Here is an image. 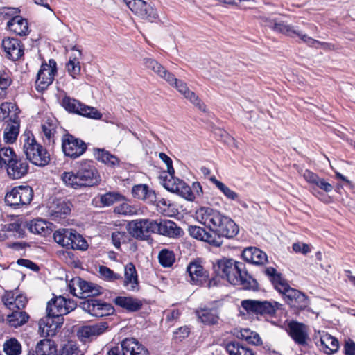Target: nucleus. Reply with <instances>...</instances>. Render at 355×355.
<instances>
[{"mask_svg":"<svg viewBox=\"0 0 355 355\" xmlns=\"http://www.w3.org/2000/svg\"><path fill=\"white\" fill-rule=\"evenodd\" d=\"M158 259L159 263L166 268L171 266L175 260L173 252L167 249H163L159 252Z\"/></svg>","mask_w":355,"mask_h":355,"instance_id":"48","label":"nucleus"},{"mask_svg":"<svg viewBox=\"0 0 355 355\" xmlns=\"http://www.w3.org/2000/svg\"><path fill=\"white\" fill-rule=\"evenodd\" d=\"M18 191H19V202H20V205H28L33 197V189L28 186H18Z\"/></svg>","mask_w":355,"mask_h":355,"instance_id":"44","label":"nucleus"},{"mask_svg":"<svg viewBox=\"0 0 355 355\" xmlns=\"http://www.w3.org/2000/svg\"><path fill=\"white\" fill-rule=\"evenodd\" d=\"M29 165L26 159L19 157H14V159L7 163L8 176L12 180H18L24 177L28 172Z\"/></svg>","mask_w":355,"mask_h":355,"instance_id":"16","label":"nucleus"},{"mask_svg":"<svg viewBox=\"0 0 355 355\" xmlns=\"http://www.w3.org/2000/svg\"><path fill=\"white\" fill-rule=\"evenodd\" d=\"M17 295L14 291H7L3 296V302L5 306L10 310L15 309V298L17 297Z\"/></svg>","mask_w":355,"mask_h":355,"instance_id":"59","label":"nucleus"},{"mask_svg":"<svg viewBox=\"0 0 355 355\" xmlns=\"http://www.w3.org/2000/svg\"><path fill=\"white\" fill-rule=\"evenodd\" d=\"M3 351L7 355H19L21 352V345L16 338H10L5 342Z\"/></svg>","mask_w":355,"mask_h":355,"instance_id":"45","label":"nucleus"},{"mask_svg":"<svg viewBox=\"0 0 355 355\" xmlns=\"http://www.w3.org/2000/svg\"><path fill=\"white\" fill-rule=\"evenodd\" d=\"M268 26L274 30L275 31L286 34L288 36L294 37L297 36L300 38L301 42L304 43L314 44L317 42L318 44H328L324 42H319L303 34L301 32L294 29L292 26L286 24L284 21L278 19H272L268 21Z\"/></svg>","mask_w":355,"mask_h":355,"instance_id":"12","label":"nucleus"},{"mask_svg":"<svg viewBox=\"0 0 355 355\" xmlns=\"http://www.w3.org/2000/svg\"><path fill=\"white\" fill-rule=\"evenodd\" d=\"M87 149V144L80 138L67 133L62 137V150L64 156L76 159L82 156Z\"/></svg>","mask_w":355,"mask_h":355,"instance_id":"7","label":"nucleus"},{"mask_svg":"<svg viewBox=\"0 0 355 355\" xmlns=\"http://www.w3.org/2000/svg\"><path fill=\"white\" fill-rule=\"evenodd\" d=\"M108 328L107 322H101L92 325L84 326L80 328L77 332L80 340L85 342L87 339L102 334Z\"/></svg>","mask_w":355,"mask_h":355,"instance_id":"21","label":"nucleus"},{"mask_svg":"<svg viewBox=\"0 0 355 355\" xmlns=\"http://www.w3.org/2000/svg\"><path fill=\"white\" fill-rule=\"evenodd\" d=\"M159 234L169 238H178L183 234V231L174 221L159 218Z\"/></svg>","mask_w":355,"mask_h":355,"instance_id":"26","label":"nucleus"},{"mask_svg":"<svg viewBox=\"0 0 355 355\" xmlns=\"http://www.w3.org/2000/svg\"><path fill=\"white\" fill-rule=\"evenodd\" d=\"M25 227H26L31 233L38 234L45 233L47 227L45 222L42 219L31 220L30 223L24 224L22 227L24 228Z\"/></svg>","mask_w":355,"mask_h":355,"instance_id":"47","label":"nucleus"},{"mask_svg":"<svg viewBox=\"0 0 355 355\" xmlns=\"http://www.w3.org/2000/svg\"><path fill=\"white\" fill-rule=\"evenodd\" d=\"M213 270L216 277L208 278L207 287L216 286L220 283V278L227 279L231 284L239 285L243 289L258 291L259 284L245 269V265L232 259L218 260L213 264Z\"/></svg>","mask_w":355,"mask_h":355,"instance_id":"1","label":"nucleus"},{"mask_svg":"<svg viewBox=\"0 0 355 355\" xmlns=\"http://www.w3.org/2000/svg\"><path fill=\"white\" fill-rule=\"evenodd\" d=\"M94 156L96 160L108 167L115 168L120 165L119 159L104 148H94Z\"/></svg>","mask_w":355,"mask_h":355,"instance_id":"32","label":"nucleus"},{"mask_svg":"<svg viewBox=\"0 0 355 355\" xmlns=\"http://www.w3.org/2000/svg\"><path fill=\"white\" fill-rule=\"evenodd\" d=\"M29 315L27 313L22 311H15L8 315V321L10 326L15 328L24 324L28 320Z\"/></svg>","mask_w":355,"mask_h":355,"instance_id":"42","label":"nucleus"},{"mask_svg":"<svg viewBox=\"0 0 355 355\" xmlns=\"http://www.w3.org/2000/svg\"><path fill=\"white\" fill-rule=\"evenodd\" d=\"M320 343L322 350L328 354L337 352L339 348L338 340L328 334L320 337Z\"/></svg>","mask_w":355,"mask_h":355,"instance_id":"41","label":"nucleus"},{"mask_svg":"<svg viewBox=\"0 0 355 355\" xmlns=\"http://www.w3.org/2000/svg\"><path fill=\"white\" fill-rule=\"evenodd\" d=\"M24 237V230L22 224L19 223H11L6 224L0 231V242L9 239L10 236Z\"/></svg>","mask_w":355,"mask_h":355,"instance_id":"35","label":"nucleus"},{"mask_svg":"<svg viewBox=\"0 0 355 355\" xmlns=\"http://www.w3.org/2000/svg\"><path fill=\"white\" fill-rule=\"evenodd\" d=\"M241 256L246 262L254 265H263L268 261L266 254L256 247L245 248Z\"/></svg>","mask_w":355,"mask_h":355,"instance_id":"23","label":"nucleus"},{"mask_svg":"<svg viewBox=\"0 0 355 355\" xmlns=\"http://www.w3.org/2000/svg\"><path fill=\"white\" fill-rule=\"evenodd\" d=\"M19 198L18 188L17 187H15L10 191L6 193L5 196V202L8 205L17 208L20 206Z\"/></svg>","mask_w":355,"mask_h":355,"instance_id":"51","label":"nucleus"},{"mask_svg":"<svg viewBox=\"0 0 355 355\" xmlns=\"http://www.w3.org/2000/svg\"><path fill=\"white\" fill-rule=\"evenodd\" d=\"M178 191H176V193L179 194L182 197L184 198L187 200L193 201L194 196L191 191V188L183 180L179 183Z\"/></svg>","mask_w":355,"mask_h":355,"instance_id":"55","label":"nucleus"},{"mask_svg":"<svg viewBox=\"0 0 355 355\" xmlns=\"http://www.w3.org/2000/svg\"><path fill=\"white\" fill-rule=\"evenodd\" d=\"M66 67L69 74L73 78H76L80 73V62L76 58L73 59L70 58L66 64Z\"/></svg>","mask_w":355,"mask_h":355,"instance_id":"54","label":"nucleus"},{"mask_svg":"<svg viewBox=\"0 0 355 355\" xmlns=\"http://www.w3.org/2000/svg\"><path fill=\"white\" fill-rule=\"evenodd\" d=\"M14 157H17L13 149L10 147H0V166H6L9 160L14 159Z\"/></svg>","mask_w":355,"mask_h":355,"instance_id":"50","label":"nucleus"},{"mask_svg":"<svg viewBox=\"0 0 355 355\" xmlns=\"http://www.w3.org/2000/svg\"><path fill=\"white\" fill-rule=\"evenodd\" d=\"M123 286L130 291H138L139 289V282L137 271L135 265L129 262L124 268Z\"/></svg>","mask_w":355,"mask_h":355,"instance_id":"22","label":"nucleus"},{"mask_svg":"<svg viewBox=\"0 0 355 355\" xmlns=\"http://www.w3.org/2000/svg\"><path fill=\"white\" fill-rule=\"evenodd\" d=\"M198 318L205 324L213 325L218 323L219 312L216 307H205L196 311Z\"/></svg>","mask_w":355,"mask_h":355,"instance_id":"28","label":"nucleus"},{"mask_svg":"<svg viewBox=\"0 0 355 355\" xmlns=\"http://www.w3.org/2000/svg\"><path fill=\"white\" fill-rule=\"evenodd\" d=\"M189 334L190 329L188 327H181L174 331L173 339L177 342H181L182 340L187 338Z\"/></svg>","mask_w":355,"mask_h":355,"instance_id":"62","label":"nucleus"},{"mask_svg":"<svg viewBox=\"0 0 355 355\" xmlns=\"http://www.w3.org/2000/svg\"><path fill=\"white\" fill-rule=\"evenodd\" d=\"M181 182L182 180L175 178L174 176L170 177V178L166 177L163 180V185L168 191L175 193L176 191H178L179 183Z\"/></svg>","mask_w":355,"mask_h":355,"instance_id":"56","label":"nucleus"},{"mask_svg":"<svg viewBox=\"0 0 355 355\" xmlns=\"http://www.w3.org/2000/svg\"><path fill=\"white\" fill-rule=\"evenodd\" d=\"M196 216L200 223L208 227L211 234L220 240L221 237L232 239L239 232V226L232 218L211 207H200L196 211Z\"/></svg>","mask_w":355,"mask_h":355,"instance_id":"2","label":"nucleus"},{"mask_svg":"<svg viewBox=\"0 0 355 355\" xmlns=\"http://www.w3.org/2000/svg\"><path fill=\"white\" fill-rule=\"evenodd\" d=\"M31 355H58L54 341L50 339L40 340L36 345L35 351Z\"/></svg>","mask_w":355,"mask_h":355,"instance_id":"38","label":"nucleus"},{"mask_svg":"<svg viewBox=\"0 0 355 355\" xmlns=\"http://www.w3.org/2000/svg\"><path fill=\"white\" fill-rule=\"evenodd\" d=\"M229 355H256L248 345H243L239 341L229 342L225 347Z\"/></svg>","mask_w":355,"mask_h":355,"instance_id":"39","label":"nucleus"},{"mask_svg":"<svg viewBox=\"0 0 355 355\" xmlns=\"http://www.w3.org/2000/svg\"><path fill=\"white\" fill-rule=\"evenodd\" d=\"M71 241L70 249L85 250L88 248L86 240L73 229Z\"/></svg>","mask_w":355,"mask_h":355,"instance_id":"49","label":"nucleus"},{"mask_svg":"<svg viewBox=\"0 0 355 355\" xmlns=\"http://www.w3.org/2000/svg\"><path fill=\"white\" fill-rule=\"evenodd\" d=\"M146 225L148 227V234L150 236L151 234H158L159 232V219L153 220L145 218Z\"/></svg>","mask_w":355,"mask_h":355,"instance_id":"64","label":"nucleus"},{"mask_svg":"<svg viewBox=\"0 0 355 355\" xmlns=\"http://www.w3.org/2000/svg\"><path fill=\"white\" fill-rule=\"evenodd\" d=\"M184 96L189 100L191 103L198 107L200 110L204 112L205 111V104L201 101L200 99H199L198 96L193 92L189 90V92H187V94H186Z\"/></svg>","mask_w":355,"mask_h":355,"instance_id":"61","label":"nucleus"},{"mask_svg":"<svg viewBox=\"0 0 355 355\" xmlns=\"http://www.w3.org/2000/svg\"><path fill=\"white\" fill-rule=\"evenodd\" d=\"M263 273L268 277L275 288L280 293H282L287 288H288V284L282 277V274L278 272L275 268H266L263 270Z\"/></svg>","mask_w":355,"mask_h":355,"instance_id":"29","label":"nucleus"},{"mask_svg":"<svg viewBox=\"0 0 355 355\" xmlns=\"http://www.w3.org/2000/svg\"><path fill=\"white\" fill-rule=\"evenodd\" d=\"M173 80L167 83L171 86L175 87L180 93L184 96L186 94H187V92H189L187 84L182 80L177 79L173 74Z\"/></svg>","mask_w":355,"mask_h":355,"instance_id":"60","label":"nucleus"},{"mask_svg":"<svg viewBox=\"0 0 355 355\" xmlns=\"http://www.w3.org/2000/svg\"><path fill=\"white\" fill-rule=\"evenodd\" d=\"M145 67L152 70L160 78L164 79L166 82L173 80V73L166 70L160 63L151 58H145L143 60Z\"/></svg>","mask_w":355,"mask_h":355,"instance_id":"30","label":"nucleus"},{"mask_svg":"<svg viewBox=\"0 0 355 355\" xmlns=\"http://www.w3.org/2000/svg\"><path fill=\"white\" fill-rule=\"evenodd\" d=\"M128 3V7L141 18L153 21L157 17L155 10L144 0H131Z\"/></svg>","mask_w":355,"mask_h":355,"instance_id":"17","label":"nucleus"},{"mask_svg":"<svg viewBox=\"0 0 355 355\" xmlns=\"http://www.w3.org/2000/svg\"><path fill=\"white\" fill-rule=\"evenodd\" d=\"M53 69H47L46 63H42L37 72L35 81V88L38 92H42L48 88L52 84L55 73Z\"/></svg>","mask_w":355,"mask_h":355,"instance_id":"20","label":"nucleus"},{"mask_svg":"<svg viewBox=\"0 0 355 355\" xmlns=\"http://www.w3.org/2000/svg\"><path fill=\"white\" fill-rule=\"evenodd\" d=\"M242 337L249 343L254 345H259L262 343L259 334L252 331L248 329H244L241 331Z\"/></svg>","mask_w":355,"mask_h":355,"instance_id":"52","label":"nucleus"},{"mask_svg":"<svg viewBox=\"0 0 355 355\" xmlns=\"http://www.w3.org/2000/svg\"><path fill=\"white\" fill-rule=\"evenodd\" d=\"M12 83L9 71H0V89L6 90Z\"/></svg>","mask_w":355,"mask_h":355,"instance_id":"63","label":"nucleus"},{"mask_svg":"<svg viewBox=\"0 0 355 355\" xmlns=\"http://www.w3.org/2000/svg\"><path fill=\"white\" fill-rule=\"evenodd\" d=\"M69 292L79 298L97 296L103 293V288L79 277L73 278L69 284Z\"/></svg>","mask_w":355,"mask_h":355,"instance_id":"6","label":"nucleus"},{"mask_svg":"<svg viewBox=\"0 0 355 355\" xmlns=\"http://www.w3.org/2000/svg\"><path fill=\"white\" fill-rule=\"evenodd\" d=\"M7 27L19 36H26L29 33L28 22L21 16L10 18L7 22Z\"/></svg>","mask_w":355,"mask_h":355,"instance_id":"31","label":"nucleus"},{"mask_svg":"<svg viewBox=\"0 0 355 355\" xmlns=\"http://www.w3.org/2000/svg\"><path fill=\"white\" fill-rule=\"evenodd\" d=\"M126 233L125 232H113L111 235L112 244L116 249H120L121 245L126 241Z\"/></svg>","mask_w":355,"mask_h":355,"instance_id":"57","label":"nucleus"},{"mask_svg":"<svg viewBox=\"0 0 355 355\" xmlns=\"http://www.w3.org/2000/svg\"><path fill=\"white\" fill-rule=\"evenodd\" d=\"M62 105L70 113L76 114L93 119H100L102 117V114L95 107L86 105L79 101L69 96H65L62 98Z\"/></svg>","mask_w":355,"mask_h":355,"instance_id":"8","label":"nucleus"},{"mask_svg":"<svg viewBox=\"0 0 355 355\" xmlns=\"http://www.w3.org/2000/svg\"><path fill=\"white\" fill-rule=\"evenodd\" d=\"M121 343L123 355H149L148 349L134 338H126Z\"/></svg>","mask_w":355,"mask_h":355,"instance_id":"24","label":"nucleus"},{"mask_svg":"<svg viewBox=\"0 0 355 355\" xmlns=\"http://www.w3.org/2000/svg\"><path fill=\"white\" fill-rule=\"evenodd\" d=\"M114 302L116 306H119L128 312H135L139 311L142 307V302L132 297L118 296L114 300Z\"/></svg>","mask_w":355,"mask_h":355,"instance_id":"33","label":"nucleus"},{"mask_svg":"<svg viewBox=\"0 0 355 355\" xmlns=\"http://www.w3.org/2000/svg\"><path fill=\"white\" fill-rule=\"evenodd\" d=\"M61 180L66 186L75 189L96 186L101 181L99 172L91 159L76 162L73 171L61 174Z\"/></svg>","mask_w":355,"mask_h":355,"instance_id":"3","label":"nucleus"},{"mask_svg":"<svg viewBox=\"0 0 355 355\" xmlns=\"http://www.w3.org/2000/svg\"><path fill=\"white\" fill-rule=\"evenodd\" d=\"M19 110L12 103H3L0 106V121L10 122L19 119Z\"/></svg>","mask_w":355,"mask_h":355,"instance_id":"34","label":"nucleus"},{"mask_svg":"<svg viewBox=\"0 0 355 355\" xmlns=\"http://www.w3.org/2000/svg\"><path fill=\"white\" fill-rule=\"evenodd\" d=\"M187 271L190 277V282L196 286H202L205 284L209 277L200 259H196L189 263L187 267Z\"/></svg>","mask_w":355,"mask_h":355,"instance_id":"15","label":"nucleus"},{"mask_svg":"<svg viewBox=\"0 0 355 355\" xmlns=\"http://www.w3.org/2000/svg\"><path fill=\"white\" fill-rule=\"evenodd\" d=\"M46 315L39 322V332L42 336L49 337L56 334L63 324L64 318L46 311Z\"/></svg>","mask_w":355,"mask_h":355,"instance_id":"11","label":"nucleus"},{"mask_svg":"<svg viewBox=\"0 0 355 355\" xmlns=\"http://www.w3.org/2000/svg\"><path fill=\"white\" fill-rule=\"evenodd\" d=\"M282 294L285 302L291 307L297 310H304L310 304L309 297L302 292L291 288L290 286Z\"/></svg>","mask_w":355,"mask_h":355,"instance_id":"13","label":"nucleus"},{"mask_svg":"<svg viewBox=\"0 0 355 355\" xmlns=\"http://www.w3.org/2000/svg\"><path fill=\"white\" fill-rule=\"evenodd\" d=\"M77 306L76 302L70 299L60 295L52 298L48 302L46 311L51 314H56L58 316L63 317L71 311H73Z\"/></svg>","mask_w":355,"mask_h":355,"instance_id":"10","label":"nucleus"},{"mask_svg":"<svg viewBox=\"0 0 355 355\" xmlns=\"http://www.w3.org/2000/svg\"><path fill=\"white\" fill-rule=\"evenodd\" d=\"M6 57L12 61H17L24 55V46H2Z\"/></svg>","mask_w":355,"mask_h":355,"instance_id":"43","label":"nucleus"},{"mask_svg":"<svg viewBox=\"0 0 355 355\" xmlns=\"http://www.w3.org/2000/svg\"><path fill=\"white\" fill-rule=\"evenodd\" d=\"M128 232L138 240L146 241L150 237L145 218L130 221L128 223Z\"/></svg>","mask_w":355,"mask_h":355,"instance_id":"25","label":"nucleus"},{"mask_svg":"<svg viewBox=\"0 0 355 355\" xmlns=\"http://www.w3.org/2000/svg\"><path fill=\"white\" fill-rule=\"evenodd\" d=\"M132 193L135 198L142 200L148 204H153L157 200L155 192L150 189L147 184L135 185L132 189Z\"/></svg>","mask_w":355,"mask_h":355,"instance_id":"27","label":"nucleus"},{"mask_svg":"<svg viewBox=\"0 0 355 355\" xmlns=\"http://www.w3.org/2000/svg\"><path fill=\"white\" fill-rule=\"evenodd\" d=\"M100 202L104 207L112 205L116 202L121 201L123 196L118 192H107L99 196Z\"/></svg>","mask_w":355,"mask_h":355,"instance_id":"46","label":"nucleus"},{"mask_svg":"<svg viewBox=\"0 0 355 355\" xmlns=\"http://www.w3.org/2000/svg\"><path fill=\"white\" fill-rule=\"evenodd\" d=\"M3 131V139L7 144H13L19 135L20 121L19 119L6 122Z\"/></svg>","mask_w":355,"mask_h":355,"instance_id":"36","label":"nucleus"},{"mask_svg":"<svg viewBox=\"0 0 355 355\" xmlns=\"http://www.w3.org/2000/svg\"><path fill=\"white\" fill-rule=\"evenodd\" d=\"M98 272L101 276L107 281L114 282L122 279L121 275L115 273L110 268L105 266H100Z\"/></svg>","mask_w":355,"mask_h":355,"instance_id":"53","label":"nucleus"},{"mask_svg":"<svg viewBox=\"0 0 355 355\" xmlns=\"http://www.w3.org/2000/svg\"><path fill=\"white\" fill-rule=\"evenodd\" d=\"M80 307L84 311L96 318L112 315L115 311L114 306L111 304L94 297L82 302Z\"/></svg>","mask_w":355,"mask_h":355,"instance_id":"9","label":"nucleus"},{"mask_svg":"<svg viewBox=\"0 0 355 355\" xmlns=\"http://www.w3.org/2000/svg\"><path fill=\"white\" fill-rule=\"evenodd\" d=\"M42 132L44 133L46 139L49 140V142H55L54 135L56 132L55 128L53 124L49 123H45L42 125Z\"/></svg>","mask_w":355,"mask_h":355,"instance_id":"58","label":"nucleus"},{"mask_svg":"<svg viewBox=\"0 0 355 355\" xmlns=\"http://www.w3.org/2000/svg\"><path fill=\"white\" fill-rule=\"evenodd\" d=\"M71 206L69 200L61 198L54 200L48 210L50 219L55 222H60L69 215Z\"/></svg>","mask_w":355,"mask_h":355,"instance_id":"14","label":"nucleus"},{"mask_svg":"<svg viewBox=\"0 0 355 355\" xmlns=\"http://www.w3.org/2000/svg\"><path fill=\"white\" fill-rule=\"evenodd\" d=\"M209 180L216 185V187L223 193V194L229 200L238 202L241 205L247 207L245 203L239 199V194L226 186L222 182L218 180L215 176H211Z\"/></svg>","mask_w":355,"mask_h":355,"instance_id":"37","label":"nucleus"},{"mask_svg":"<svg viewBox=\"0 0 355 355\" xmlns=\"http://www.w3.org/2000/svg\"><path fill=\"white\" fill-rule=\"evenodd\" d=\"M241 306L250 315H255L268 320V318L276 315L277 310L283 309V304L274 300H244L241 302Z\"/></svg>","mask_w":355,"mask_h":355,"instance_id":"5","label":"nucleus"},{"mask_svg":"<svg viewBox=\"0 0 355 355\" xmlns=\"http://www.w3.org/2000/svg\"><path fill=\"white\" fill-rule=\"evenodd\" d=\"M188 232L193 238L207 242L214 246L220 247L223 243V241L213 235L211 231L207 232L203 227L191 225L188 228Z\"/></svg>","mask_w":355,"mask_h":355,"instance_id":"19","label":"nucleus"},{"mask_svg":"<svg viewBox=\"0 0 355 355\" xmlns=\"http://www.w3.org/2000/svg\"><path fill=\"white\" fill-rule=\"evenodd\" d=\"M23 137V149L26 159L38 166L47 165L50 161V155L47 150L36 141L31 132H25Z\"/></svg>","mask_w":355,"mask_h":355,"instance_id":"4","label":"nucleus"},{"mask_svg":"<svg viewBox=\"0 0 355 355\" xmlns=\"http://www.w3.org/2000/svg\"><path fill=\"white\" fill-rule=\"evenodd\" d=\"M73 229H59L53 233L54 241L62 247L70 249Z\"/></svg>","mask_w":355,"mask_h":355,"instance_id":"40","label":"nucleus"},{"mask_svg":"<svg viewBox=\"0 0 355 355\" xmlns=\"http://www.w3.org/2000/svg\"><path fill=\"white\" fill-rule=\"evenodd\" d=\"M288 334L299 345L306 346L309 339L306 326L297 321H291L288 324Z\"/></svg>","mask_w":355,"mask_h":355,"instance_id":"18","label":"nucleus"}]
</instances>
